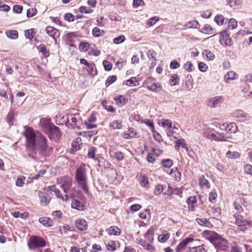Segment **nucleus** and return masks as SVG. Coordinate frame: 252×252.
Listing matches in <instances>:
<instances>
[{
    "instance_id": "1",
    "label": "nucleus",
    "mask_w": 252,
    "mask_h": 252,
    "mask_svg": "<svg viewBox=\"0 0 252 252\" xmlns=\"http://www.w3.org/2000/svg\"><path fill=\"white\" fill-rule=\"evenodd\" d=\"M26 137V145L32 151L38 150L43 156L49 154V148L47 143L46 138L39 132H35L31 127L27 128L25 131Z\"/></svg>"
},
{
    "instance_id": "2",
    "label": "nucleus",
    "mask_w": 252,
    "mask_h": 252,
    "mask_svg": "<svg viewBox=\"0 0 252 252\" xmlns=\"http://www.w3.org/2000/svg\"><path fill=\"white\" fill-rule=\"evenodd\" d=\"M75 180L79 187L85 193H89L88 188V178L85 164H81L77 168L75 172Z\"/></svg>"
},
{
    "instance_id": "3",
    "label": "nucleus",
    "mask_w": 252,
    "mask_h": 252,
    "mask_svg": "<svg viewBox=\"0 0 252 252\" xmlns=\"http://www.w3.org/2000/svg\"><path fill=\"white\" fill-rule=\"evenodd\" d=\"M57 183L60 185V188L63 189L65 193H67L73 190L71 188L72 179L69 176H65L58 178L57 180Z\"/></svg>"
},
{
    "instance_id": "4",
    "label": "nucleus",
    "mask_w": 252,
    "mask_h": 252,
    "mask_svg": "<svg viewBox=\"0 0 252 252\" xmlns=\"http://www.w3.org/2000/svg\"><path fill=\"white\" fill-rule=\"evenodd\" d=\"M45 245L46 241L42 238L37 236H32L28 243V247L31 250L44 247Z\"/></svg>"
},
{
    "instance_id": "5",
    "label": "nucleus",
    "mask_w": 252,
    "mask_h": 252,
    "mask_svg": "<svg viewBox=\"0 0 252 252\" xmlns=\"http://www.w3.org/2000/svg\"><path fill=\"white\" fill-rule=\"evenodd\" d=\"M199 242L197 239H194V238L191 237L187 238L178 244L176 249V252H184L189 244L190 245L192 243Z\"/></svg>"
},
{
    "instance_id": "6",
    "label": "nucleus",
    "mask_w": 252,
    "mask_h": 252,
    "mask_svg": "<svg viewBox=\"0 0 252 252\" xmlns=\"http://www.w3.org/2000/svg\"><path fill=\"white\" fill-rule=\"evenodd\" d=\"M231 137V136L230 134L227 133L226 132L211 133L208 136V138L213 139L215 141H227Z\"/></svg>"
},
{
    "instance_id": "7",
    "label": "nucleus",
    "mask_w": 252,
    "mask_h": 252,
    "mask_svg": "<svg viewBox=\"0 0 252 252\" xmlns=\"http://www.w3.org/2000/svg\"><path fill=\"white\" fill-rule=\"evenodd\" d=\"M213 244L215 247L223 251H226L228 247L227 240L223 238L220 235H219Z\"/></svg>"
},
{
    "instance_id": "8",
    "label": "nucleus",
    "mask_w": 252,
    "mask_h": 252,
    "mask_svg": "<svg viewBox=\"0 0 252 252\" xmlns=\"http://www.w3.org/2000/svg\"><path fill=\"white\" fill-rule=\"evenodd\" d=\"M49 130L47 131L46 133L48 135L50 139L56 140L61 136L59 127L55 126L54 125L51 126Z\"/></svg>"
},
{
    "instance_id": "9",
    "label": "nucleus",
    "mask_w": 252,
    "mask_h": 252,
    "mask_svg": "<svg viewBox=\"0 0 252 252\" xmlns=\"http://www.w3.org/2000/svg\"><path fill=\"white\" fill-rule=\"evenodd\" d=\"M224 100V99L222 96H216L209 99L208 105L211 108H215L223 103Z\"/></svg>"
},
{
    "instance_id": "10",
    "label": "nucleus",
    "mask_w": 252,
    "mask_h": 252,
    "mask_svg": "<svg viewBox=\"0 0 252 252\" xmlns=\"http://www.w3.org/2000/svg\"><path fill=\"white\" fill-rule=\"evenodd\" d=\"M203 237L208 240L212 244L214 243L216 240L219 237V234L211 230H205L202 233Z\"/></svg>"
},
{
    "instance_id": "11",
    "label": "nucleus",
    "mask_w": 252,
    "mask_h": 252,
    "mask_svg": "<svg viewBox=\"0 0 252 252\" xmlns=\"http://www.w3.org/2000/svg\"><path fill=\"white\" fill-rule=\"evenodd\" d=\"M219 42L223 46H230L231 45L232 40L227 32L224 31L220 33Z\"/></svg>"
},
{
    "instance_id": "12",
    "label": "nucleus",
    "mask_w": 252,
    "mask_h": 252,
    "mask_svg": "<svg viewBox=\"0 0 252 252\" xmlns=\"http://www.w3.org/2000/svg\"><path fill=\"white\" fill-rule=\"evenodd\" d=\"M66 123L71 126H77L80 118L78 114H68L66 116Z\"/></svg>"
},
{
    "instance_id": "13",
    "label": "nucleus",
    "mask_w": 252,
    "mask_h": 252,
    "mask_svg": "<svg viewBox=\"0 0 252 252\" xmlns=\"http://www.w3.org/2000/svg\"><path fill=\"white\" fill-rule=\"evenodd\" d=\"M51 119L49 118H42L39 122V126L42 128L43 131L46 133L48 131L53 124L51 123Z\"/></svg>"
},
{
    "instance_id": "14",
    "label": "nucleus",
    "mask_w": 252,
    "mask_h": 252,
    "mask_svg": "<svg viewBox=\"0 0 252 252\" xmlns=\"http://www.w3.org/2000/svg\"><path fill=\"white\" fill-rule=\"evenodd\" d=\"M45 32L48 35L53 38L55 41H56V38L59 37L60 34L59 30L51 26L46 27Z\"/></svg>"
},
{
    "instance_id": "15",
    "label": "nucleus",
    "mask_w": 252,
    "mask_h": 252,
    "mask_svg": "<svg viewBox=\"0 0 252 252\" xmlns=\"http://www.w3.org/2000/svg\"><path fill=\"white\" fill-rule=\"evenodd\" d=\"M38 196L40 199V204L42 205L46 206L49 203L50 196L47 193L39 191Z\"/></svg>"
},
{
    "instance_id": "16",
    "label": "nucleus",
    "mask_w": 252,
    "mask_h": 252,
    "mask_svg": "<svg viewBox=\"0 0 252 252\" xmlns=\"http://www.w3.org/2000/svg\"><path fill=\"white\" fill-rule=\"evenodd\" d=\"M198 242H197L198 243ZM197 243H192L189 246V250L191 252H207L206 246L203 244L196 246Z\"/></svg>"
},
{
    "instance_id": "17",
    "label": "nucleus",
    "mask_w": 252,
    "mask_h": 252,
    "mask_svg": "<svg viewBox=\"0 0 252 252\" xmlns=\"http://www.w3.org/2000/svg\"><path fill=\"white\" fill-rule=\"evenodd\" d=\"M146 84L148 90L152 92L156 91L159 86L158 84L154 82V79L151 77L146 80Z\"/></svg>"
},
{
    "instance_id": "18",
    "label": "nucleus",
    "mask_w": 252,
    "mask_h": 252,
    "mask_svg": "<svg viewBox=\"0 0 252 252\" xmlns=\"http://www.w3.org/2000/svg\"><path fill=\"white\" fill-rule=\"evenodd\" d=\"M164 187L162 185H157L155 188L154 193L155 195L158 196L161 194V192L164 195H168L170 194V190H168L163 192Z\"/></svg>"
},
{
    "instance_id": "19",
    "label": "nucleus",
    "mask_w": 252,
    "mask_h": 252,
    "mask_svg": "<svg viewBox=\"0 0 252 252\" xmlns=\"http://www.w3.org/2000/svg\"><path fill=\"white\" fill-rule=\"evenodd\" d=\"M75 224L76 227L81 231H84L87 229L88 225L85 220H76Z\"/></svg>"
},
{
    "instance_id": "20",
    "label": "nucleus",
    "mask_w": 252,
    "mask_h": 252,
    "mask_svg": "<svg viewBox=\"0 0 252 252\" xmlns=\"http://www.w3.org/2000/svg\"><path fill=\"white\" fill-rule=\"evenodd\" d=\"M114 100L116 101V104L119 107L123 106L126 104L127 102V99L125 98L123 95L115 96Z\"/></svg>"
},
{
    "instance_id": "21",
    "label": "nucleus",
    "mask_w": 252,
    "mask_h": 252,
    "mask_svg": "<svg viewBox=\"0 0 252 252\" xmlns=\"http://www.w3.org/2000/svg\"><path fill=\"white\" fill-rule=\"evenodd\" d=\"M237 126L235 123H231L225 126V132L227 133H235L237 131Z\"/></svg>"
},
{
    "instance_id": "22",
    "label": "nucleus",
    "mask_w": 252,
    "mask_h": 252,
    "mask_svg": "<svg viewBox=\"0 0 252 252\" xmlns=\"http://www.w3.org/2000/svg\"><path fill=\"white\" fill-rule=\"evenodd\" d=\"M196 221L201 226H205L208 228L213 227L212 223L207 219L197 218L196 219Z\"/></svg>"
},
{
    "instance_id": "23",
    "label": "nucleus",
    "mask_w": 252,
    "mask_h": 252,
    "mask_svg": "<svg viewBox=\"0 0 252 252\" xmlns=\"http://www.w3.org/2000/svg\"><path fill=\"white\" fill-rule=\"evenodd\" d=\"M71 206L72 208L79 211H82L85 208L84 204L80 201L77 199H74L72 201L71 203Z\"/></svg>"
},
{
    "instance_id": "24",
    "label": "nucleus",
    "mask_w": 252,
    "mask_h": 252,
    "mask_svg": "<svg viewBox=\"0 0 252 252\" xmlns=\"http://www.w3.org/2000/svg\"><path fill=\"white\" fill-rule=\"evenodd\" d=\"M39 222L46 227H49L53 225L52 220L47 217H42L39 219Z\"/></svg>"
},
{
    "instance_id": "25",
    "label": "nucleus",
    "mask_w": 252,
    "mask_h": 252,
    "mask_svg": "<svg viewBox=\"0 0 252 252\" xmlns=\"http://www.w3.org/2000/svg\"><path fill=\"white\" fill-rule=\"evenodd\" d=\"M233 115L234 117L240 119L241 121H244L248 114L241 110H237L233 112Z\"/></svg>"
},
{
    "instance_id": "26",
    "label": "nucleus",
    "mask_w": 252,
    "mask_h": 252,
    "mask_svg": "<svg viewBox=\"0 0 252 252\" xmlns=\"http://www.w3.org/2000/svg\"><path fill=\"white\" fill-rule=\"evenodd\" d=\"M229 6L234 9H238L241 5V0H227Z\"/></svg>"
},
{
    "instance_id": "27",
    "label": "nucleus",
    "mask_w": 252,
    "mask_h": 252,
    "mask_svg": "<svg viewBox=\"0 0 252 252\" xmlns=\"http://www.w3.org/2000/svg\"><path fill=\"white\" fill-rule=\"evenodd\" d=\"M215 21L219 25H222L224 23H226L228 19H225L223 15L218 14L216 15L214 18Z\"/></svg>"
},
{
    "instance_id": "28",
    "label": "nucleus",
    "mask_w": 252,
    "mask_h": 252,
    "mask_svg": "<svg viewBox=\"0 0 252 252\" xmlns=\"http://www.w3.org/2000/svg\"><path fill=\"white\" fill-rule=\"evenodd\" d=\"M121 230L120 228L117 226H112L110 227L108 230V233L109 235H114L116 236H118L121 234Z\"/></svg>"
},
{
    "instance_id": "29",
    "label": "nucleus",
    "mask_w": 252,
    "mask_h": 252,
    "mask_svg": "<svg viewBox=\"0 0 252 252\" xmlns=\"http://www.w3.org/2000/svg\"><path fill=\"white\" fill-rule=\"evenodd\" d=\"M200 186L201 188H206L209 189L210 187V184L208 180L206 179L203 175L199 179Z\"/></svg>"
},
{
    "instance_id": "30",
    "label": "nucleus",
    "mask_w": 252,
    "mask_h": 252,
    "mask_svg": "<svg viewBox=\"0 0 252 252\" xmlns=\"http://www.w3.org/2000/svg\"><path fill=\"white\" fill-rule=\"evenodd\" d=\"M202 55L203 57L208 61L213 60L215 58L214 54L209 50H204L203 52Z\"/></svg>"
},
{
    "instance_id": "31",
    "label": "nucleus",
    "mask_w": 252,
    "mask_h": 252,
    "mask_svg": "<svg viewBox=\"0 0 252 252\" xmlns=\"http://www.w3.org/2000/svg\"><path fill=\"white\" fill-rule=\"evenodd\" d=\"M238 75L234 71H229L224 76V80L226 82H227L229 80H232L236 79Z\"/></svg>"
},
{
    "instance_id": "32",
    "label": "nucleus",
    "mask_w": 252,
    "mask_h": 252,
    "mask_svg": "<svg viewBox=\"0 0 252 252\" xmlns=\"http://www.w3.org/2000/svg\"><path fill=\"white\" fill-rule=\"evenodd\" d=\"M6 35L7 37L12 39H16L18 37V32L16 30L8 31L6 32Z\"/></svg>"
},
{
    "instance_id": "33",
    "label": "nucleus",
    "mask_w": 252,
    "mask_h": 252,
    "mask_svg": "<svg viewBox=\"0 0 252 252\" xmlns=\"http://www.w3.org/2000/svg\"><path fill=\"white\" fill-rule=\"evenodd\" d=\"M92 33L94 36L98 37L103 36L105 32L103 30H101L98 28L95 27L93 30Z\"/></svg>"
},
{
    "instance_id": "34",
    "label": "nucleus",
    "mask_w": 252,
    "mask_h": 252,
    "mask_svg": "<svg viewBox=\"0 0 252 252\" xmlns=\"http://www.w3.org/2000/svg\"><path fill=\"white\" fill-rule=\"evenodd\" d=\"M235 218V223L236 225H239L242 223H249V222L245 220H243V217L239 214H236L234 215Z\"/></svg>"
},
{
    "instance_id": "35",
    "label": "nucleus",
    "mask_w": 252,
    "mask_h": 252,
    "mask_svg": "<svg viewBox=\"0 0 252 252\" xmlns=\"http://www.w3.org/2000/svg\"><path fill=\"white\" fill-rule=\"evenodd\" d=\"M109 126L114 129H120L122 126V122L119 120L114 121L110 124Z\"/></svg>"
},
{
    "instance_id": "36",
    "label": "nucleus",
    "mask_w": 252,
    "mask_h": 252,
    "mask_svg": "<svg viewBox=\"0 0 252 252\" xmlns=\"http://www.w3.org/2000/svg\"><path fill=\"white\" fill-rule=\"evenodd\" d=\"M200 32L204 33L210 34L213 33V29L211 25L206 24L200 30Z\"/></svg>"
},
{
    "instance_id": "37",
    "label": "nucleus",
    "mask_w": 252,
    "mask_h": 252,
    "mask_svg": "<svg viewBox=\"0 0 252 252\" xmlns=\"http://www.w3.org/2000/svg\"><path fill=\"white\" fill-rule=\"evenodd\" d=\"M125 84L128 86H136L139 83L135 77H131L126 81Z\"/></svg>"
},
{
    "instance_id": "38",
    "label": "nucleus",
    "mask_w": 252,
    "mask_h": 252,
    "mask_svg": "<svg viewBox=\"0 0 252 252\" xmlns=\"http://www.w3.org/2000/svg\"><path fill=\"white\" fill-rule=\"evenodd\" d=\"M154 232L152 230L149 229L145 235L146 240L149 243H152L153 238Z\"/></svg>"
},
{
    "instance_id": "39",
    "label": "nucleus",
    "mask_w": 252,
    "mask_h": 252,
    "mask_svg": "<svg viewBox=\"0 0 252 252\" xmlns=\"http://www.w3.org/2000/svg\"><path fill=\"white\" fill-rule=\"evenodd\" d=\"M226 157L229 158L236 159L240 157L239 154L236 152L228 151L226 153Z\"/></svg>"
},
{
    "instance_id": "40",
    "label": "nucleus",
    "mask_w": 252,
    "mask_h": 252,
    "mask_svg": "<svg viewBox=\"0 0 252 252\" xmlns=\"http://www.w3.org/2000/svg\"><path fill=\"white\" fill-rule=\"evenodd\" d=\"M141 123H145L150 127V130L153 132V133L155 132L154 124L151 120L149 119L141 120Z\"/></svg>"
},
{
    "instance_id": "41",
    "label": "nucleus",
    "mask_w": 252,
    "mask_h": 252,
    "mask_svg": "<svg viewBox=\"0 0 252 252\" xmlns=\"http://www.w3.org/2000/svg\"><path fill=\"white\" fill-rule=\"evenodd\" d=\"M198 26L199 23L196 20L188 22L185 25L187 28H197Z\"/></svg>"
},
{
    "instance_id": "42",
    "label": "nucleus",
    "mask_w": 252,
    "mask_h": 252,
    "mask_svg": "<svg viewBox=\"0 0 252 252\" xmlns=\"http://www.w3.org/2000/svg\"><path fill=\"white\" fill-rule=\"evenodd\" d=\"M54 192L57 197L61 199L63 201H67L69 199L68 195L65 194L64 195H62L60 189H56V190H54Z\"/></svg>"
},
{
    "instance_id": "43",
    "label": "nucleus",
    "mask_w": 252,
    "mask_h": 252,
    "mask_svg": "<svg viewBox=\"0 0 252 252\" xmlns=\"http://www.w3.org/2000/svg\"><path fill=\"white\" fill-rule=\"evenodd\" d=\"M91 46L88 42H81L79 44V48L83 52H86L90 49Z\"/></svg>"
},
{
    "instance_id": "44",
    "label": "nucleus",
    "mask_w": 252,
    "mask_h": 252,
    "mask_svg": "<svg viewBox=\"0 0 252 252\" xmlns=\"http://www.w3.org/2000/svg\"><path fill=\"white\" fill-rule=\"evenodd\" d=\"M34 33L35 32L34 29L26 30L25 32V36L30 40L33 38Z\"/></svg>"
},
{
    "instance_id": "45",
    "label": "nucleus",
    "mask_w": 252,
    "mask_h": 252,
    "mask_svg": "<svg viewBox=\"0 0 252 252\" xmlns=\"http://www.w3.org/2000/svg\"><path fill=\"white\" fill-rule=\"evenodd\" d=\"M102 106L107 111L111 112H114L115 109L110 105H108L106 101H103L101 102Z\"/></svg>"
},
{
    "instance_id": "46",
    "label": "nucleus",
    "mask_w": 252,
    "mask_h": 252,
    "mask_svg": "<svg viewBox=\"0 0 252 252\" xmlns=\"http://www.w3.org/2000/svg\"><path fill=\"white\" fill-rule=\"evenodd\" d=\"M88 67V71L90 75L94 76V75L96 74L97 71L94 63H91Z\"/></svg>"
},
{
    "instance_id": "47",
    "label": "nucleus",
    "mask_w": 252,
    "mask_h": 252,
    "mask_svg": "<svg viewBox=\"0 0 252 252\" xmlns=\"http://www.w3.org/2000/svg\"><path fill=\"white\" fill-rule=\"evenodd\" d=\"M161 163L164 167L169 168L172 166L173 162L171 159H165L161 161Z\"/></svg>"
},
{
    "instance_id": "48",
    "label": "nucleus",
    "mask_w": 252,
    "mask_h": 252,
    "mask_svg": "<svg viewBox=\"0 0 252 252\" xmlns=\"http://www.w3.org/2000/svg\"><path fill=\"white\" fill-rule=\"evenodd\" d=\"M170 235L169 233H165L162 234L158 236V240L161 243H164L166 242L169 238Z\"/></svg>"
},
{
    "instance_id": "49",
    "label": "nucleus",
    "mask_w": 252,
    "mask_h": 252,
    "mask_svg": "<svg viewBox=\"0 0 252 252\" xmlns=\"http://www.w3.org/2000/svg\"><path fill=\"white\" fill-rule=\"evenodd\" d=\"M38 50L39 52L42 53L44 57H47L49 53V50H47L46 46L44 45H40L38 47Z\"/></svg>"
},
{
    "instance_id": "50",
    "label": "nucleus",
    "mask_w": 252,
    "mask_h": 252,
    "mask_svg": "<svg viewBox=\"0 0 252 252\" xmlns=\"http://www.w3.org/2000/svg\"><path fill=\"white\" fill-rule=\"evenodd\" d=\"M187 78L188 79V81H186L185 87L187 88V90L190 91L193 88L192 84L190 81V80H191V81L192 80V79H191L192 77L190 75H189L187 76Z\"/></svg>"
},
{
    "instance_id": "51",
    "label": "nucleus",
    "mask_w": 252,
    "mask_h": 252,
    "mask_svg": "<svg viewBox=\"0 0 252 252\" xmlns=\"http://www.w3.org/2000/svg\"><path fill=\"white\" fill-rule=\"evenodd\" d=\"M179 81L178 76L177 74H173L171 76V79L169 80V83L172 85H176Z\"/></svg>"
},
{
    "instance_id": "52",
    "label": "nucleus",
    "mask_w": 252,
    "mask_h": 252,
    "mask_svg": "<svg viewBox=\"0 0 252 252\" xmlns=\"http://www.w3.org/2000/svg\"><path fill=\"white\" fill-rule=\"evenodd\" d=\"M117 80V76L115 75H112L108 77L106 81L105 84L108 86L115 82Z\"/></svg>"
},
{
    "instance_id": "53",
    "label": "nucleus",
    "mask_w": 252,
    "mask_h": 252,
    "mask_svg": "<svg viewBox=\"0 0 252 252\" xmlns=\"http://www.w3.org/2000/svg\"><path fill=\"white\" fill-rule=\"evenodd\" d=\"M96 151V149L95 147H92L90 148L88 153V157L89 158L94 159Z\"/></svg>"
},
{
    "instance_id": "54",
    "label": "nucleus",
    "mask_w": 252,
    "mask_h": 252,
    "mask_svg": "<svg viewBox=\"0 0 252 252\" xmlns=\"http://www.w3.org/2000/svg\"><path fill=\"white\" fill-rule=\"evenodd\" d=\"M94 45H91V46L90 47V49L91 50L89 52V54L90 55H94L95 56H98V55H100V52L99 50L94 49Z\"/></svg>"
},
{
    "instance_id": "55",
    "label": "nucleus",
    "mask_w": 252,
    "mask_h": 252,
    "mask_svg": "<svg viewBox=\"0 0 252 252\" xmlns=\"http://www.w3.org/2000/svg\"><path fill=\"white\" fill-rule=\"evenodd\" d=\"M26 178L24 176H19L16 182V185L18 187H22L24 184Z\"/></svg>"
},
{
    "instance_id": "56",
    "label": "nucleus",
    "mask_w": 252,
    "mask_h": 252,
    "mask_svg": "<svg viewBox=\"0 0 252 252\" xmlns=\"http://www.w3.org/2000/svg\"><path fill=\"white\" fill-rule=\"evenodd\" d=\"M125 39V36L123 35H121L118 37L114 38L113 39V43L116 44H120L123 43Z\"/></svg>"
},
{
    "instance_id": "57",
    "label": "nucleus",
    "mask_w": 252,
    "mask_h": 252,
    "mask_svg": "<svg viewBox=\"0 0 252 252\" xmlns=\"http://www.w3.org/2000/svg\"><path fill=\"white\" fill-rule=\"evenodd\" d=\"M37 10L35 8H29L27 12V16L28 18H31L36 15Z\"/></svg>"
},
{
    "instance_id": "58",
    "label": "nucleus",
    "mask_w": 252,
    "mask_h": 252,
    "mask_svg": "<svg viewBox=\"0 0 252 252\" xmlns=\"http://www.w3.org/2000/svg\"><path fill=\"white\" fill-rule=\"evenodd\" d=\"M158 20L159 18L157 16H155L150 18L148 20L147 24L149 26H152L154 25H155L156 23V22L158 21Z\"/></svg>"
},
{
    "instance_id": "59",
    "label": "nucleus",
    "mask_w": 252,
    "mask_h": 252,
    "mask_svg": "<svg viewBox=\"0 0 252 252\" xmlns=\"http://www.w3.org/2000/svg\"><path fill=\"white\" fill-rule=\"evenodd\" d=\"M193 65L190 61L187 62L184 65V68L188 72L192 71Z\"/></svg>"
},
{
    "instance_id": "60",
    "label": "nucleus",
    "mask_w": 252,
    "mask_h": 252,
    "mask_svg": "<svg viewBox=\"0 0 252 252\" xmlns=\"http://www.w3.org/2000/svg\"><path fill=\"white\" fill-rule=\"evenodd\" d=\"M162 126L166 128L167 129L168 128H172V122L169 120H165L161 122Z\"/></svg>"
},
{
    "instance_id": "61",
    "label": "nucleus",
    "mask_w": 252,
    "mask_h": 252,
    "mask_svg": "<svg viewBox=\"0 0 252 252\" xmlns=\"http://www.w3.org/2000/svg\"><path fill=\"white\" fill-rule=\"evenodd\" d=\"M12 215L15 218H26L28 214L26 213H21L19 212H14L12 213Z\"/></svg>"
},
{
    "instance_id": "62",
    "label": "nucleus",
    "mask_w": 252,
    "mask_h": 252,
    "mask_svg": "<svg viewBox=\"0 0 252 252\" xmlns=\"http://www.w3.org/2000/svg\"><path fill=\"white\" fill-rule=\"evenodd\" d=\"M228 26L229 28H231V29H234L237 26V22L235 19L231 18L229 21Z\"/></svg>"
},
{
    "instance_id": "63",
    "label": "nucleus",
    "mask_w": 252,
    "mask_h": 252,
    "mask_svg": "<svg viewBox=\"0 0 252 252\" xmlns=\"http://www.w3.org/2000/svg\"><path fill=\"white\" fill-rule=\"evenodd\" d=\"M156 53L153 50H150L147 53V56L149 59L153 60L155 61H157L156 58Z\"/></svg>"
},
{
    "instance_id": "64",
    "label": "nucleus",
    "mask_w": 252,
    "mask_h": 252,
    "mask_svg": "<svg viewBox=\"0 0 252 252\" xmlns=\"http://www.w3.org/2000/svg\"><path fill=\"white\" fill-rule=\"evenodd\" d=\"M149 183V180L147 176L144 175L140 181V184L142 187H146Z\"/></svg>"
}]
</instances>
